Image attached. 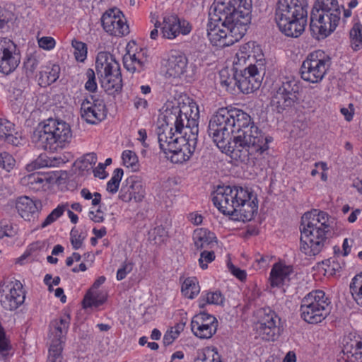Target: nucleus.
Here are the masks:
<instances>
[{"instance_id":"51","label":"nucleus","mask_w":362,"mask_h":362,"mask_svg":"<svg viewBox=\"0 0 362 362\" xmlns=\"http://www.w3.org/2000/svg\"><path fill=\"white\" fill-rule=\"evenodd\" d=\"M215 259V254L213 251L204 250L201 252L199 259V266L202 269H205L208 267L207 264L213 262Z\"/></svg>"},{"instance_id":"56","label":"nucleus","mask_w":362,"mask_h":362,"mask_svg":"<svg viewBox=\"0 0 362 362\" xmlns=\"http://www.w3.org/2000/svg\"><path fill=\"white\" fill-rule=\"evenodd\" d=\"M228 267L231 274L240 281H243L246 279L247 274L244 270H242L234 266L233 264L229 263L228 264Z\"/></svg>"},{"instance_id":"3","label":"nucleus","mask_w":362,"mask_h":362,"mask_svg":"<svg viewBox=\"0 0 362 362\" xmlns=\"http://www.w3.org/2000/svg\"><path fill=\"white\" fill-rule=\"evenodd\" d=\"M332 223L327 212L314 209L305 213L301 218L300 251L309 257L318 255L328 241Z\"/></svg>"},{"instance_id":"58","label":"nucleus","mask_w":362,"mask_h":362,"mask_svg":"<svg viewBox=\"0 0 362 362\" xmlns=\"http://www.w3.org/2000/svg\"><path fill=\"white\" fill-rule=\"evenodd\" d=\"M13 18V14L11 12L8 11L6 9L0 10V28L3 26L5 23H7Z\"/></svg>"},{"instance_id":"62","label":"nucleus","mask_w":362,"mask_h":362,"mask_svg":"<svg viewBox=\"0 0 362 362\" xmlns=\"http://www.w3.org/2000/svg\"><path fill=\"white\" fill-rule=\"evenodd\" d=\"M93 233L95 235V238H92V246L97 243L96 238H101L106 234V228L102 227L100 229L93 228Z\"/></svg>"},{"instance_id":"64","label":"nucleus","mask_w":362,"mask_h":362,"mask_svg":"<svg viewBox=\"0 0 362 362\" xmlns=\"http://www.w3.org/2000/svg\"><path fill=\"white\" fill-rule=\"evenodd\" d=\"M90 308V288H89L84 296L82 301V309L84 311H88Z\"/></svg>"},{"instance_id":"11","label":"nucleus","mask_w":362,"mask_h":362,"mask_svg":"<svg viewBox=\"0 0 362 362\" xmlns=\"http://www.w3.org/2000/svg\"><path fill=\"white\" fill-rule=\"evenodd\" d=\"M299 81L293 76L283 77L271 100L272 107L278 113L289 110L298 102Z\"/></svg>"},{"instance_id":"23","label":"nucleus","mask_w":362,"mask_h":362,"mask_svg":"<svg viewBox=\"0 0 362 362\" xmlns=\"http://www.w3.org/2000/svg\"><path fill=\"white\" fill-rule=\"evenodd\" d=\"M145 194L142 182L135 177H129L125 180V183H123L118 197L124 202H130L132 200L140 202L144 199Z\"/></svg>"},{"instance_id":"60","label":"nucleus","mask_w":362,"mask_h":362,"mask_svg":"<svg viewBox=\"0 0 362 362\" xmlns=\"http://www.w3.org/2000/svg\"><path fill=\"white\" fill-rule=\"evenodd\" d=\"M47 163H44L42 162L40 158L35 160V161L28 164L26 165V169L28 171H33L34 170L42 168L44 166H47Z\"/></svg>"},{"instance_id":"20","label":"nucleus","mask_w":362,"mask_h":362,"mask_svg":"<svg viewBox=\"0 0 362 362\" xmlns=\"http://www.w3.org/2000/svg\"><path fill=\"white\" fill-rule=\"evenodd\" d=\"M160 29L163 38L174 40L180 35H188L192 26L188 21L180 18L177 15L170 14L163 17Z\"/></svg>"},{"instance_id":"57","label":"nucleus","mask_w":362,"mask_h":362,"mask_svg":"<svg viewBox=\"0 0 362 362\" xmlns=\"http://www.w3.org/2000/svg\"><path fill=\"white\" fill-rule=\"evenodd\" d=\"M39 60L35 56H30L28 58L26 62H25V67L27 71L33 73L38 66Z\"/></svg>"},{"instance_id":"28","label":"nucleus","mask_w":362,"mask_h":362,"mask_svg":"<svg viewBox=\"0 0 362 362\" xmlns=\"http://www.w3.org/2000/svg\"><path fill=\"white\" fill-rule=\"evenodd\" d=\"M343 352L351 362H362V338L351 335L344 339Z\"/></svg>"},{"instance_id":"39","label":"nucleus","mask_w":362,"mask_h":362,"mask_svg":"<svg viewBox=\"0 0 362 362\" xmlns=\"http://www.w3.org/2000/svg\"><path fill=\"white\" fill-rule=\"evenodd\" d=\"M224 297L220 291L206 292L205 294L202 293L199 298V306L203 308L206 304L222 305Z\"/></svg>"},{"instance_id":"2","label":"nucleus","mask_w":362,"mask_h":362,"mask_svg":"<svg viewBox=\"0 0 362 362\" xmlns=\"http://www.w3.org/2000/svg\"><path fill=\"white\" fill-rule=\"evenodd\" d=\"M252 193L240 187H218L213 194L214 206L223 214L243 222L251 221L257 211V204L251 200Z\"/></svg>"},{"instance_id":"13","label":"nucleus","mask_w":362,"mask_h":362,"mask_svg":"<svg viewBox=\"0 0 362 362\" xmlns=\"http://www.w3.org/2000/svg\"><path fill=\"white\" fill-rule=\"evenodd\" d=\"M265 74L264 59L250 62L243 70H238L237 87L243 93L248 94L257 90Z\"/></svg>"},{"instance_id":"27","label":"nucleus","mask_w":362,"mask_h":362,"mask_svg":"<svg viewBox=\"0 0 362 362\" xmlns=\"http://www.w3.org/2000/svg\"><path fill=\"white\" fill-rule=\"evenodd\" d=\"M8 100L13 112L22 111L24 114L25 111L29 112L34 109L33 99L32 98H26L21 88L12 87L8 95Z\"/></svg>"},{"instance_id":"63","label":"nucleus","mask_w":362,"mask_h":362,"mask_svg":"<svg viewBox=\"0 0 362 362\" xmlns=\"http://www.w3.org/2000/svg\"><path fill=\"white\" fill-rule=\"evenodd\" d=\"M353 240L345 238L343 242L342 248H343V256H347L350 252L351 248L352 247Z\"/></svg>"},{"instance_id":"52","label":"nucleus","mask_w":362,"mask_h":362,"mask_svg":"<svg viewBox=\"0 0 362 362\" xmlns=\"http://www.w3.org/2000/svg\"><path fill=\"white\" fill-rule=\"evenodd\" d=\"M90 103L86 98L81 103L80 108V116L81 119L87 122L88 124L90 123Z\"/></svg>"},{"instance_id":"31","label":"nucleus","mask_w":362,"mask_h":362,"mask_svg":"<svg viewBox=\"0 0 362 362\" xmlns=\"http://www.w3.org/2000/svg\"><path fill=\"white\" fill-rule=\"evenodd\" d=\"M52 180V175L47 173H35L25 176L22 179L23 185H28L33 191L45 189Z\"/></svg>"},{"instance_id":"40","label":"nucleus","mask_w":362,"mask_h":362,"mask_svg":"<svg viewBox=\"0 0 362 362\" xmlns=\"http://www.w3.org/2000/svg\"><path fill=\"white\" fill-rule=\"evenodd\" d=\"M200 291L199 286L194 278H187L182 286V293L189 298H194Z\"/></svg>"},{"instance_id":"37","label":"nucleus","mask_w":362,"mask_h":362,"mask_svg":"<svg viewBox=\"0 0 362 362\" xmlns=\"http://www.w3.org/2000/svg\"><path fill=\"white\" fill-rule=\"evenodd\" d=\"M255 48V42H249L247 43L242 45L238 52L236 53V59L237 61L234 62L235 65H240L246 64L247 61H249L250 63L252 61H254L255 54L252 55L253 52V49Z\"/></svg>"},{"instance_id":"41","label":"nucleus","mask_w":362,"mask_h":362,"mask_svg":"<svg viewBox=\"0 0 362 362\" xmlns=\"http://www.w3.org/2000/svg\"><path fill=\"white\" fill-rule=\"evenodd\" d=\"M351 47L354 51L362 48V25L355 23L349 32Z\"/></svg>"},{"instance_id":"61","label":"nucleus","mask_w":362,"mask_h":362,"mask_svg":"<svg viewBox=\"0 0 362 362\" xmlns=\"http://www.w3.org/2000/svg\"><path fill=\"white\" fill-rule=\"evenodd\" d=\"M349 110L348 108L343 107L341 109V114L345 117V119L346 121H351L353 119L354 115V105L350 103L349 105Z\"/></svg>"},{"instance_id":"30","label":"nucleus","mask_w":362,"mask_h":362,"mask_svg":"<svg viewBox=\"0 0 362 362\" xmlns=\"http://www.w3.org/2000/svg\"><path fill=\"white\" fill-rule=\"evenodd\" d=\"M59 66L52 62H48L40 67L36 79L40 86L46 87L55 82L59 78Z\"/></svg>"},{"instance_id":"14","label":"nucleus","mask_w":362,"mask_h":362,"mask_svg":"<svg viewBox=\"0 0 362 362\" xmlns=\"http://www.w3.org/2000/svg\"><path fill=\"white\" fill-rule=\"evenodd\" d=\"M258 321L256 332L264 341H275L281 334V319L270 308H261L257 311Z\"/></svg>"},{"instance_id":"59","label":"nucleus","mask_w":362,"mask_h":362,"mask_svg":"<svg viewBox=\"0 0 362 362\" xmlns=\"http://www.w3.org/2000/svg\"><path fill=\"white\" fill-rule=\"evenodd\" d=\"M177 337H178L177 335L173 334V329H170V330L168 331L163 337V341L164 345H170Z\"/></svg>"},{"instance_id":"43","label":"nucleus","mask_w":362,"mask_h":362,"mask_svg":"<svg viewBox=\"0 0 362 362\" xmlns=\"http://www.w3.org/2000/svg\"><path fill=\"white\" fill-rule=\"evenodd\" d=\"M124 171L122 168H116L112 173L111 179L107 182L106 190L115 194L118 192L121 180L123 177Z\"/></svg>"},{"instance_id":"6","label":"nucleus","mask_w":362,"mask_h":362,"mask_svg":"<svg viewBox=\"0 0 362 362\" xmlns=\"http://www.w3.org/2000/svg\"><path fill=\"white\" fill-rule=\"evenodd\" d=\"M71 137L72 133L68 123L50 118L37 125L33 132L32 140L38 147L53 153L65 148Z\"/></svg>"},{"instance_id":"53","label":"nucleus","mask_w":362,"mask_h":362,"mask_svg":"<svg viewBox=\"0 0 362 362\" xmlns=\"http://www.w3.org/2000/svg\"><path fill=\"white\" fill-rule=\"evenodd\" d=\"M12 225L7 221H0V240L4 237H12L15 235Z\"/></svg>"},{"instance_id":"24","label":"nucleus","mask_w":362,"mask_h":362,"mask_svg":"<svg viewBox=\"0 0 362 362\" xmlns=\"http://www.w3.org/2000/svg\"><path fill=\"white\" fill-rule=\"evenodd\" d=\"M16 206L18 214L25 221H32L38 217L42 204L40 201L25 196L18 199Z\"/></svg>"},{"instance_id":"12","label":"nucleus","mask_w":362,"mask_h":362,"mask_svg":"<svg viewBox=\"0 0 362 362\" xmlns=\"http://www.w3.org/2000/svg\"><path fill=\"white\" fill-rule=\"evenodd\" d=\"M331 58L324 51L318 49L308 54L300 69L303 81L317 83L322 81L331 66Z\"/></svg>"},{"instance_id":"44","label":"nucleus","mask_w":362,"mask_h":362,"mask_svg":"<svg viewBox=\"0 0 362 362\" xmlns=\"http://www.w3.org/2000/svg\"><path fill=\"white\" fill-rule=\"evenodd\" d=\"M90 155L86 154L77 159L74 164V170L81 175L89 174V167L90 165Z\"/></svg>"},{"instance_id":"17","label":"nucleus","mask_w":362,"mask_h":362,"mask_svg":"<svg viewBox=\"0 0 362 362\" xmlns=\"http://www.w3.org/2000/svg\"><path fill=\"white\" fill-rule=\"evenodd\" d=\"M100 21L103 30L110 35L122 37L129 33V28L124 16L117 8L106 11Z\"/></svg>"},{"instance_id":"26","label":"nucleus","mask_w":362,"mask_h":362,"mask_svg":"<svg viewBox=\"0 0 362 362\" xmlns=\"http://www.w3.org/2000/svg\"><path fill=\"white\" fill-rule=\"evenodd\" d=\"M293 273L291 266L281 262L275 263L271 269L269 282L272 287L281 288L290 282V276Z\"/></svg>"},{"instance_id":"18","label":"nucleus","mask_w":362,"mask_h":362,"mask_svg":"<svg viewBox=\"0 0 362 362\" xmlns=\"http://www.w3.org/2000/svg\"><path fill=\"white\" fill-rule=\"evenodd\" d=\"M20 63V56L15 43L6 37L0 38V72L8 74Z\"/></svg>"},{"instance_id":"49","label":"nucleus","mask_w":362,"mask_h":362,"mask_svg":"<svg viewBox=\"0 0 362 362\" xmlns=\"http://www.w3.org/2000/svg\"><path fill=\"white\" fill-rule=\"evenodd\" d=\"M38 46L46 51L52 50L56 46V40L50 36L37 37Z\"/></svg>"},{"instance_id":"4","label":"nucleus","mask_w":362,"mask_h":362,"mask_svg":"<svg viewBox=\"0 0 362 362\" xmlns=\"http://www.w3.org/2000/svg\"><path fill=\"white\" fill-rule=\"evenodd\" d=\"M194 106L173 107L167 109L163 116V123L158 127L156 134L160 150L166 155L175 146L184 143L187 119L191 118L190 113Z\"/></svg>"},{"instance_id":"10","label":"nucleus","mask_w":362,"mask_h":362,"mask_svg":"<svg viewBox=\"0 0 362 362\" xmlns=\"http://www.w3.org/2000/svg\"><path fill=\"white\" fill-rule=\"evenodd\" d=\"M189 119H187L185 125V139L184 143H180L168 153L170 156H167L174 163H182L188 160L195 151L197 144L199 133V112L198 107L192 110Z\"/></svg>"},{"instance_id":"47","label":"nucleus","mask_w":362,"mask_h":362,"mask_svg":"<svg viewBox=\"0 0 362 362\" xmlns=\"http://www.w3.org/2000/svg\"><path fill=\"white\" fill-rule=\"evenodd\" d=\"M16 160L12 156L7 152H2L0 153V166H1L6 171H11L15 166Z\"/></svg>"},{"instance_id":"15","label":"nucleus","mask_w":362,"mask_h":362,"mask_svg":"<svg viewBox=\"0 0 362 362\" xmlns=\"http://www.w3.org/2000/svg\"><path fill=\"white\" fill-rule=\"evenodd\" d=\"M69 316L55 319L51 322L49 327L50 346L47 362H62V343L69 327Z\"/></svg>"},{"instance_id":"5","label":"nucleus","mask_w":362,"mask_h":362,"mask_svg":"<svg viewBox=\"0 0 362 362\" xmlns=\"http://www.w3.org/2000/svg\"><path fill=\"white\" fill-rule=\"evenodd\" d=\"M307 7L305 0H279L275 21L279 30L288 37L300 36L307 24Z\"/></svg>"},{"instance_id":"25","label":"nucleus","mask_w":362,"mask_h":362,"mask_svg":"<svg viewBox=\"0 0 362 362\" xmlns=\"http://www.w3.org/2000/svg\"><path fill=\"white\" fill-rule=\"evenodd\" d=\"M215 13L214 17L209 19L207 24V36L210 42L216 47L223 48L228 47V43H230L228 40L226 28L221 26V23L219 21H215Z\"/></svg>"},{"instance_id":"55","label":"nucleus","mask_w":362,"mask_h":362,"mask_svg":"<svg viewBox=\"0 0 362 362\" xmlns=\"http://www.w3.org/2000/svg\"><path fill=\"white\" fill-rule=\"evenodd\" d=\"M133 269V264L130 262H125L117 272V279L121 281L124 279L127 274Z\"/></svg>"},{"instance_id":"42","label":"nucleus","mask_w":362,"mask_h":362,"mask_svg":"<svg viewBox=\"0 0 362 362\" xmlns=\"http://www.w3.org/2000/svg\"><path fill=\"white\" fill-rule=\"evenodd\" d=\"M350 290L356 303L362 307V274L356 275L352 279Z\"/></svg>"},{"instance_id":"16","label":"nucleus","mask_w":362,"mask_h":362,"mask_svg":"<svg viewBox=\"0 0 362 362\" xmlns=\"http://www.w3.org/2000/svg\"><path fill=\"white\" fill-rule=\"evenodd\" d=\"M215 21H219L221 26L226 28L229 46L239 41L245 35L248 24L250 22V16H237L233 13H226L224 16L215 13Z\"/></svg>"},{"instance_id":"21","label":"nucleus","mask_w":362,"mask_h":362,"mask_svg":"<svg viewBox=\"0 0 362 362\" xmlns=\"http://www.w3.org/2000/svg\"><path fill=\"white\" fill-rule=\"evenodd\" d=\"M218 321L216 318L204 312L194 315L191 322V329L194 334L200 339H209L216 332Z\"/></svg>"},{"instance_id":"46","label":"nucleus","mask_w":362,"mask_h":362,"mask_svg":"<svg viewBox=\"0 0 362 362\" xmlns=\"http://www.w3.org/2000/svg\"><path fill=\"white\" fill-rule=\"evenodd\" d=\"M72 46L74 49V56L78 62H83L87 57L88 49L86 44L77 40L72 41Z\"/></svg>"},{"instance_id":"19","label":"nucleus","mask_w":362,"mask_h":362,"mask_svg":"<svg viewBox=\"0 0 362 362\" xmlns=\"http://www.w3.org/2000/svg\"><path fill=\"white\" fill-rule=\"evenodd\" d=\"M23 285L19 281H10L2 286L0 301L8 310L18 308L24 301Z\"/></svg>"},{"instance_id":"45","label":"nucleus","mask_w":362,"mask_h":362,"mask_svg":"<svg viewBox=\"0 0 362 362\" xmlns=\"http://www.w3.org/2000/svg\"><path fill=\"white\" fill-rule=\"evenodd\" d=\"M122 158L124 165L127 168H131L134 170L138 168L139 160L136 154L134 151L129 150L123 151Z\"/></svg>"},{"instance_id":"34","label":"nucleus","mask_w":362,"mask_h":362,"mask_svg":"<svg viewBox=\"0 0 362 362\" xmlns=\"http://www.w3.org/2000/svg\"><path fill=\"white\" fill-rule=\"evenodd\" d=\"M69 205L68 204H59L47 216L45 221L42 223L41 227L45 228L47 226L50 225L55 221H57L62 215L64 214L65 211H67V215L70 218V221L73 223H76L78 221V216L75 214L69 207Z\"/></svg>"},{"instance_id":"8","label":"nucleus","mask_w":362,"mask_h":362,"mask_svg":"<svg viewBox=\"0 0 362 362\" xmlns=\"http://www.w3.org/2000/svg\"><path fill=\"white\" fill-rule=\"evenodd\" d=\"M95 71L101 86L108 94H114L122 90L120 65L109 52H100L98 54Z\"/></svg>"},{"instance_id":"50","label":"nucleus","mask_w":362,"mask_h":362,"mask_svg":"<svg viewBox=\"0 0 362 362\" xmlns=\"http://www.w3.org/2000/svg\"><path fill=\"white\" fill-rule=\"evenodd\" d=\"M107 293L105 291H92V307H98L107 300Z\"/></svg>"},{"instance_id":"33","label":"nucleus","mask_w":362,"mask_h":362,"mask_svg":"<svg viewBox=\"0 0 362 362\" xmlns=\"http://www.w3.org/2000/svg\"><path fill=\"white\" fill-rule=\"evenodd\" d=\"M187 59L185 55H171L168 61L167 74L173 78L180 77L187 69Z\"/></svg>"},{"instance_id":"9","label":"nucleus","mask_w":362,"mask_h":362,"mask_svg":"<svg viewBox=\"0 0 362 362\" xmlns=\"http://www.w3.org/2000/svg\"><path fill=\"white\" fill-rule=\"evenodd\" d=\"M300 311L302 319L308 323H320L330 313V300L323 291H313L302 299Z\"/></svg>"},{"instance_id":"35","label":"nucleus","mask_w":362,"mask_h":362,"mask_svg":"<svg viewBox=\"0 0 362 362\" xmlns=\"http://www.w3.org/2000/svg\"><path fill=\"white\" fill-rule=\"evenodd\" d=\"M141 53L124 57V65L128 71L140 72L146 69L149 64L146 57L141 58Z\"/></svg>"},{"instance_id":"54","label":"nucleus","mask_w":362,"mask_h":362,"mask_svg":"<svg viewBox=\"0 0 362 362\" xmlns=\"http://www.w3.org/2000/svg\"><path fill=\"white\" fill-rule=\"evenodd\" d=\"M112 163V159L110 158L105 160V163H100L98 166L93 170L95 177L100 179H105L107 176V173L105 171L106 166Z\"/></svg>"},{"instance_id":"36","label":"nucleus","mask_w":362,"mask_h":362,"mask_svg":"<svg viewBox=\"0 0 362 362\" xmlns=\"http://www.w3.org/2000/svg\"><path fill=\"white\" fill-rule=\"evenodd\" d=\"M238 67L233 69H223L219 72V82L227 90L233 91L237 87Z\"/></svg>"},{"instance_id":"38","label":"nucleus","mask_w":362,"mask_h":362,"mask_svg":"<svg viewBox=\"0 0 362 362\" xmlns=\"http://www.w3.org/2000/svg\"><path fill=\"white\" fill-rule=\"evenodd\" d=\"M92 116L95 120H92V124H98L106 118L107 109L104 100L100 98L92 96Z\"/></svg>"},{"instance_id":"22","label":"nucleus","mask_w":362,"mask_h":362,"mask_svg":"<svg viewBox=\"0 0 362 362\" xmlns=\"http://www.w3.org/2000/svg\"><path fill=\"white\" fill-rule=\"evenodd\" d=\"M214 11L222 16L232 13L237 16H250L252 0H220L216 2Z\"/></svg>"},{"instance_id":"7","label":"nucleus","mask_w":362,"mask_h":362,"mask_svg":"<svg viewBox=\"0 0 362 362\" xmlns=\"http://www.w3.org/2000/svg\"><path fill=\"white\" fill-rule=\"evenodd\" d=\"M341 11L337 0H316L310 14V30L327 37L337 27Z\"/></svg>"},{"instance_id":"29","label":"nucleus","mask_w":362,"mask_h":362,"mask_svg":"<svg viewBox=\"0 0 362 362\" xmlns=\"http://www.w3.org/2000/svg\"><path fill=\"white\" fill-rule=\"evenodd\" d=\"M0 139L13 146L21 144V133L15 127L11 122L0 118Z\"/></svg>"},{"instance_id":"32","label":"nucleus","mask_w":362,"mask_h":362,"mask_svg":"<svg viewBox=\"0 0 362 362\" xmlns=\"http://www.w3.org/2000/svg\"><path fill=\"white\" fill-rule=\"evenodd\" d=\"M193 240L197 250L211 249L216 244L214 234L209 230L202 228L194 230Z\"/></svg>"},{"instance_id":"48","label":"nucleus","mask_w":362,"mask_h":362,"mask_svg":"<svg viewBox=\"0 0 362 362\" xmlns=\"http://www.w3.org/2000/svg\"><path fill=\"white\" fill-rule=\"evenodd\" d=\"M86 235L76 229H72L70 233L71 245L74 249H78L82 246Z\"/></svg>"},{"instance_id":"1","label":"nucleus","mask_w":362,"mask_h":362,"mask_svg":"<svg viewBox=\"0 0 362 362\" xmlns=\"http://www.w3.org/2000/svg\"><path fill=\"white\" fill-rule=\"evenodd\" d=\"M208 132L223 153L254 165L264 158L272 140L255 125L249 114L237 108L218 109L209 121Z\"/></svg>"}]
</instances>
